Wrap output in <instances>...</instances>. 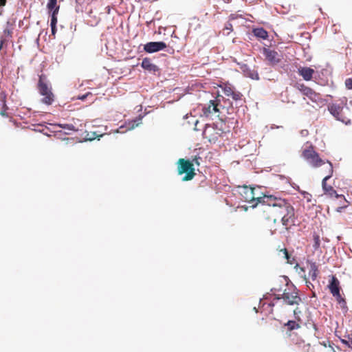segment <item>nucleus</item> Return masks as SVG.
Instances as JSON below:
<instances>
[{"mask_svg":"<svg viewBox=\"0 0 352 352\" xmlns=\"http://www.w3.org/2000/svg\"><path fill=\"white\" fill-rule=\"evenodd\" d=\"M239 194L244 201L252 204V207L260 204V215L263 219L276 223L280 219L286 230L295 225L294 209L286 199L274 195L256 197L255 189L247 186L239 188Z\"/></svg>","mask_w":352,"mask_h":352,"instance_id":"1","label":"nucleus"},{"mask_svg":"<svg viewBox=\"0 0 352 352\" xmlns=\"http://www.w3.org/2000/svg\"><path fill=\"white\" fill-rule=\"evenodd\" d=\"M284 289L282 294H275V299H283L284 302L289 305H298L301 302L302 299L298 294V292L293 284L289 283V280L286 278H283Z\"/></svg>","mask_w":352,"mask_h":352,"instance_id":"2","label":"nucleus"},{"mask_svg":"<svg viewBox=\"0 0 352 352\" xmlns=\"http://www.w3.org/2000/svg\"><path fill=\"white\" fill-rule=\"evenodd\" d=\"M301 156L313 168H318L325 164H327V161L325 162L320 157L319 154L315 151L312 145L305 148L302 151Z\"/></svg>","mask_w":352,"mask_h":352,"instance_id":"3","label":"nucleus"},{"mask_svg":"<svg viewBox=\"0 0 352 352\" xmlns=\"http://www.w3.org/2000/svg\"><path fill=\"white\" fill-rule=\"evenodd\" d=\"M333 173V164L331 162L327 160V165L326 167V174L327 175L323 178L322 181V187L324 191V194L329 196V197H336V198H342L344 200H346L344 196L343 195H338L337 192L334 190V188L331 186L327 184L328 179H329Z\"/></svg>","mask_w":352,"mask_h":352,"instance_id":"4","label":"nucleus"},{"mask_svg":"<svg viewBox=\"0 0 352 352\" xmlns=\"http://www.w3.org/2000/svg\"><path fill=\"white\" fill-rule=\"evenodd\" d=\"M37 88L39 94L44 96L41 100L42 102L47 105L52 104L54 101V95L52 91V88L45 82L44 75L39 76Z\"/></svg>","mask_w":352,"mask_h":352,"instance_id":"5","label":"nucleus"},{"mask_svg":"<svg viewBox=\"0 0 352 352\" xmlns=\"http://www.w3.org/2000/svg\"><path fill=\"white\" fill-rule=\"evenodd\" d=\"M177 172L179 175L186 174L183 177V181L192 180L195 175L194 163L184 158L179 159L177 161Z\"/></svg>","mask_w":352,"mask_h":352,"instance_id":"6","label":"nucleus"},{"mask_svg":"<svg viewBox=\"0 0 352 352\" xmlns=\"http://www.w3.org/2000/svg\"><path fill=\"white\" fill-rule=\"evenodd\" d=\"M294 87L312 102H318L321 100V96L320 94L306 86L304 83L296 82Z\"/></svg>","mask_w":352,"mask_h":352,"instance_id":"7","label":"nucleus"},{"mask_svg":"<svg viewBox=\"0 0 352 352\" xmlns=\"http://www.w3.org/2000/svg\"><path fill=\"white\" fill-rule=\"evenodd\" d=\"M262 53L265 58V60L270 65H276L280 63L283 57L276 51L270 48L263 47Z\"/></svg>","mask_w":352,"mask_h":352,"instance_id":"8","label":"nucleus"},{"mask_svg":"<svg viewBox=\"0 0 352 352\" xmlns=\"http://www.w3.org/2000/svg\"><path fill=\"white\" fill-rule=\"evenodd\" d=\"M328 109L331 114H332L338 120H340L345 124L350 122V120L346 117L342 111L343 107L338 104H331L328 106Z\"/></svg>","mask_w":352,"mask_h":352,"instance_id":"9","label":"nucleus"},{"mask_svg":"<svg viewBox=\"0 0 352 352\" xmlns=\"http://www.w3.org/2000/svg\"><path fill=\"white\" fill-rule=\"evenodd\" d=\"M166 47V44L164 42H149L144 45V50L148 53H153L162 50Z\"/></svg>","mask_w":352,"mask_h":352,"instance_id":"10","label":"nucleus"},{"mask_svg":"<svg viewBox=\"0 0 352 352\" xmlns=\"http://www.w3.org/2000/svg\"><path fill=\"white\" fill-rule=\"evenodd\" d=\"M218 102L214 100H210V103L202 108V114L205 117H209L219 111L218 109Z\"/></svg>","mask_w":352,"mask_h":352,"instance_id":"11","label":"nucleus"},{"mask_svg":"<svg viewBox=\"0 0 352 352\" xmlns=\"http://www.w3.org/2000/svg\"><path fill=\"white\" fill-rule=\"evenodd\" d=\"M298 74L306 81H310L314 74H315V70L309 67H302L300 66L298 68Z\"/></svg>","mask_w":352,"mask_h":352,"instance_id":"12","label":"nucleus"},{"mask_svg":"<svg viewBox=\"0 0 352 352\" xmlns=\"http://www.w3.org/2000/svg\"><path fill=\"white\" fill-rule=\"evenodd\" d=\"M328 287L332 296H338L340 292V282L335 276L332 277Z\"/></svg>","mask_w":352,"mask_h":352,"instance_id":"13","label":"nucleus"},{"mask_svg":"<svg viewBox=\"0 0 352 352\" xmlns=\"http://www.w3.org/2000/svg\"><path fill=\"white\" fill-rule=\"evenodd\" d=\"M141 66L146 70L148 72H155L158 70V67L157 65L153 64L151 60L148 58H144L142 61Z\"/></svg>","mask_w":352,"mask_h":352,"instance_id":"14","label":"nucleus"},{"mask_svg":"<svg viewBox=\"0 0 352 352\" xmlns=\"http://www.w3.org/2000/svg\"><path fill=\"white\" fill-rule=\"evenodd\" d=\"M309 276L313 280H315L318 275L319 271L317 265L314 262H308Z\"/></svg>","mask_w":352,"mask_h":352,"instance_id":"15","label":"nucleus"},{"mask_svg":"<svg viewBox=\"0 0 352 352\" xmlns=\"http://www.w3.org/2000/svg\"><path fill=\"white\" fill-rule=\"evenodd\" d=\"M252 33L258 38L265 40L268 38V32L263 28H254Z\"/></svg>","mask_w":352,"mask_h":352,"instance_id":"16","label":"nucleus"},{"mask_svg":"<svg viewBox=\"0 0 352 352\" xmlns=\"http://www.w3.org/2000/svg\"><path fill=\"white\" fill-rule=\"evenodd\" d=\"M285 277H283L282 279L279 280L280 284L276 285L274 287L272 288L271 291L273 292L274 296H275V294H281V292H283V290L286 287L284 286V278Z\"/></svg>","mask_w":352,"mask_h":352,"instance_id":"17","label":"nucleus"},{"mask_svg":"<svg viewBox=\"0 0 352 352\" xmlns=\"http://www.w3.org/2000/svg\"><path fill=\"white\" fill-rule=\"evenodd\" d=\"M300 323L296 320H289L287 323L285 324V326L287 327L288 331H292L295 329H298L300 328Z\"/></svg>","mask_w":352,"mask_h":352,"instance_id":"18","label":"nucleus"},{"mask_svg":"<svg viewBox=\"0 0 352 352\" xmlns=\"http://www.w3.org/2000/svg\"><path fill=\"white\" fill-rule=\"evenodd\" d=\"M221 87L223 89V94L228 97L230 94H233L234 91V88L230 84H223Z\"/></svg>","mask_w":352,"mask_h":352,"instance_id":"19","label":"nucleus"},{"mask_svg":"<svg viewBox=\"0 0 352 352\" xmlns=\"http://www.w3.org/2000/svg\"><path fill=\"white\" fill-rule=\"evenodd\" d=\"M58 12V8H57L55 10H54L52 12V16H51V21H50V26L51 28H54V26H56V23H57V14Z\"/></svg>","mask_w":352,"mask_h":352,"instance_id":"20","label":"nucleus"},{"mask_svg":"<svg viewBox=\"0 0 352 352\" xmlns=\"http://www.w3.org/2000/svg\"><path fill=\"white\" fill-rule=\"evenodd\" d=\"M47 8L50 12H53L57 8H59V6L57 5V0H49Z\"/></svg>","mask_w":352,"mask_h":352,"instance_id":"21","label":"nucleus"},{"mask_svg":"<svg viewBox=\"0 0 352 352\" xmlns=\"http://www.w3.org/2000/svg\"><path fill=\"white\" fill-rule=\"evenodd\" d=\"M313 239H314L313 248H314V250H318L320 245V236L317 233L314 232V235H313Z\"/></svg>","mask_w":352,"mask_h":352,"instance_id":"22","label":"nucleus"},{"mask_svg":"<svg viewBox=\"0 0 352 352\" xmlns=\"http://www.w3.org/2000/svg\"><path fill=\"white\" fill-rule=\"evenodd\" d=\"M300 314H301V310L300 309L299 307H296L294 310V318L298 322H302V320L301 318V316H300Z\"/></svg>","mask_w":352,"mask_h":352,"instance_id":"23","label":"nucleus"},{"mask_svg":"<svg viewBox=\"0 0 352 352\" xmlns=\"http://www.w3.org/2000/svg\"><path fill=\"white\" fill-rule=\"evenodd\" d=\"M58 126L64 129H67L72 131H76L77 129L75 128V126L73 124H60Z\"/></svg>","mask_w":352,"mask_h":352,"instance_id":"24","label":"nucleus"},{"mask_svg":"<svg viewBox=\"0 0 352 352\" xmlns=\"http://www.w3.org/2000/svg\"><path fill=\"white\" fill-rule=\"evenodd\" d=\"M229 97H231L235 101H238L242 99L243 95L239 91L234 90L233 94H230Z\"/></svg>","mask_w":352,"mask_h":352,"instance_id":"25","label":"nucleus"},{"mask_svg":"<svg viewBox=\"0 0 352 352\" xmlns=\"http://www.w3.org/2000/svg\"><path fill=\"white\" fill-rule=\"evenodd\" d=\"M338 304L340 306V308L344 311V312H346L347 310H348V307H347V305H346V302L345 300V299L340 301L339 302H338Z\"/></svg>","mask_w":352,"mask_h":352,"instance_id":"26","label":"nucleus"},{"mask_svg":"<svg viewBox=\"0 0 352 352\" xmlns=\"http://www.w3.org/2000/svg\"><path fill=\"white\" fill-rule=\"evenodd\" d=\"M224 31L226 30L227 32H226V34H229L230 32H232L233 30V28H232V24L230 22H228L226 25H225V28H224Z\"/></svg>","mask_w":352,"mask_h":352,"instance_id":"27","label":"nucleus"},{"mask_svg":"<svg viewBox=\"0 0 352 352\" xmlns=\"http://www.w3.org/2000/svg\"><path fill=\"white\" fill-rule=\"evenodd\" d=\"M12 31L10 28H5L3 30V35L6 37L12 36Z\"/></svg>","mask_w":352,"mask_h":352,"instance_id":"28","label":"nucleus"},{"mask_svg":"<svg viewBox=\"0 0 352 352\" xmlns=\"http://www.w3.org/2000/svg\"><path fill=\"white\" fill-rule=\"evenodd\" d=\"M341 342H342V343L345 344L346 346H348L349 348L352 349V340H346L342 339Z\"/></svg>","mask_w":352,"mask_h":352,"instance_id":"29","label":"nucleus"},{"mask_svg":"<svg viewBox=\"0 0 352 352\" xmlns=\"http://www.w3.org/2000/svg\"><path fill=\"white\" fill-rule=\"evenodd\" d=\"M284 258L287 260V263L292 265L295 263V258L294 257H292V256L289 254H288L287 257Z\"/></svg>","mask_w":352,"mask_h":352,"instance_id":"30","label":"nucleus"},{"mask_svg":"<svg viewBox=\"0 0 352 352\" xmlns=\"http://www.w3.org/2000/svg\"><path fill=\"white\" fill-rule=\"evenodd\" d=\"M345 85L349 89H352V78L346 79Z\"/></svg>","mask_w":352,"mask_h":352,"instance_id":"31","label":"nucleus"},{"mask_svg":"<svg viewBox=\"0 0 352 352\" xmlns=\"http://www.w3.org/2000/svg\"><path fill=\"white\" fill-rule=\"evenodd\" d=\"M89 96H93L91 92H87L85 94L79 96L78 98L81 100H85L87 97Z\"/></svg>","mask_w":352,"mask_h":352,"instance_id":"32","label":"nucleus"},{"mask_svg":"<svg viewBox=\"0 0 352 352\" xmlns=\"http://www.w3.org/2000/svg\"><path fill=\"white\" fill-rule=\"evenodd\" d=\"M201 158L200 157H195L192 159V163H194V165L199 166L200 165V160Z\"/></svg>","mask_w":352,"mask_h":352,"instance_id":"33","label":"nucleus"},{"mask_svg":"<svg viewBox=\"0 0 352 352\" xmlns=\"http://www.w3.org/2000/svg\"><path fill=\"white\" fill-rule=\"evenodd\" d=\"M279 252L282 253L283 255V257H287L288 256V251L286 248H281L279 250Z\"/></svg>","mask_w":352,"mask_h":352,"instance_id":"34","label":"nucleus"},{"mask_svg":"<svg viewBox=\"0 0 352 352\" xmlns=\"http://www.w3.org/2000/svg\"><path fill=\"white\" fill-rule=\"evenodd\" d=\"M333 296L336 298V300L337 302H339L340 301H341V300L344 299L343 297H342V296L340 294V292L338 293V296Z\"/></svg>","mask_w":352,"mask_h":352,"instance_id":"35","label":"nucleus"},{"mask_svg":"<svg viewBox=\"0 0 352 352\" xmlns=\"http://www.w3.org/2000/svg\"><path fill=\"white\" fill-rule=\"evenodd\" d=\"M6 1V0H0V7L5 6Z\"/></svg>","mask_w":352,"mask_h":352,"instance_id":"36","label":"nucleus"},{"mask_svg":"<svg viewBox=\"0 0 352 352\" xmlns=\"http://www.w3.org/2000/svg\"><path fill=\"white\" fill-rule=\"evenodd\" d=\"M4 42H5V39L1 38V39L0 41V50L2 49Z\"/></svg>","mask_w":352,"mask_h":352,"instance_id":"37","label":"nucleus"},{"mask_svg":"<svg viewBox=\"0 0 352 352\" xmlns=\"http://www.w3.org/2000/svg\"><path fill=\"white\" fill-rule=\"evenodd\" d=\"M346 208V206H344V207H339V208L337 209V211H338V212H341V211H342V210L343 208Z\"/></svg>","mask_w":352,"mask_h":352,"instance_id":"38","label":"nucleus"},{"mask_svg":"<svg viewBox=\"0 0 352 352\" xmlns=\"http://www.w3.org/2000/svg\"><path fill=\"white\" fill-rule=\"evenodd\" d=\"M52 28V34H55V32H56V26H54V28Z\"/></svg>","mask_w":352,"mask_h":352,"instance_id":"39","label":"nucleus"},{"mask_svg":"<svg viewBox=\"0 0 352 352\" xmlns=\"http://www.w3.org/2000/svg\"><path fill=\"white\" fill-rule=\"evenodd\" d=\"M76 2L79 4H82L84 2V0H76Z\"/></svg>","mask_w":352,"mask_h":352,"instance_id":"40","label":"nucleus"},{"mask_svg":"<svg viewBox=\"0 0 352 352\" xmlns=\"http://www.w3.org/2000/svg\"><path fill=\"white\" fill-rule=\"evenodd\" d=\"M234 19H235V17L232 14L230 16V20H233Z\"/></svg>","mask_w":352,"mask_h":352,"instance_id":"41","label":"nucleus"},{"mask_svg":"<svg viewBox=\"0 0 352 352\" xmlns=\"http://www.w3.org/2000/svg\"><path fill=\"white\" fill-rule=\"evenodd\" d=\"M188 118V114H186V116H184V118Z\"/></svg>","mask_w":352,"mask_h":352,"instance_id":"42","label":"nucleus"},{"mask_svg":"<svg viewBox=\"0 0 352 352\" xmlns=\"http://www.w3.org/2000/svg\"><path fill=\"white\" fill-rule=\"evenodd\" d=\"M194 122H195V125H196V124L198 123V120H196Z\"/></svg>","mask_w":352,"mask_h":352,"instance_id":"43","label":"nucleus"},{"mask_svg":"<svg viewBox=\"0 0 352 352\" xmlns=\"http://www.w3.org/2000/svg\"><path fill=\"white\" fill-rule=\"evenodd\" d=\"M1 14V12L0 11V14Z\"/></svg>","mask_w":352,"mask_h":352,"instance_id":"44","label":"nucleus"}]
</instances>
